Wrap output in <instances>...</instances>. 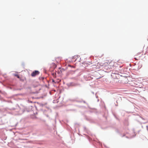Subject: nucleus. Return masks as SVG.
<instances>
[{
    "label": "nucleus",
    "mask_w": 148,
    "mask_h": 148,
    "mask_svg": "<svg viewBox=\"0 0 148 148\" xmlns=\"http://www.w3.org/2000/svg\"><path fill=\"white\" fill-rule=\"evenodd\" d=\"M104 64V66H106L107 64L108 68L109 69H112L114 67L116 66L117 64V63L114 61H111L109 62V64H108L106 62H105Z\"/></svg>",
    "instance_id": "1"
},
{
    "label": "nucleus",
    "mask_w": 148,
    "mask_h": 148,
    "mask_svg": "<svg viewBox=\"0 0 148 148\" xmlns=\"http://www.w3.org/2000/svg\"><path fill=\"white\" fill-rule=\"evenodd\" d=\"M39 72L38 71H33L31 74V76L32 77H34L36 75H38L39 74Z\"/></svg>",
    "instance_id": "2"
},
{
    "label": "nucleus",
    "mask_w": 148,
    "mask_h": 148,
    "mask_svg": "<svg viewBox=\"0 0 148 148\" xmlns=\"http://www.w3.org/2000/svg\"><path fill=\"white\" fill-rule=\"evenodd\" d=\"M141 56H139L138 57H137L136 58V57H135V59L136 60H138V59H139V58H140V57Z\"/></svg>",
    "instance_id": "3"
},
{
    "label": "nucleus",
    "mask_w": 148,
    "mask_h": 148,
    "mask_svg": "<svg viewBox=\"0 0 148 148\" xmlns=\"http://www.w3.org/2000/svg\"><path fill=\"white\" fill-rule=\"evenodd\" d=\"M15 76H16L18 78H20V77H19V75L18 74H16V75H15Z\"/></svg>",
    "instance_id": "4"
},
{
    "label": "nucleus",
    "mask_w": 148,
    "mask_h": 148,
    "mask_svg": "<svg viewBox=\"0 0 148 148\" xmlns=\"http://www.w3.org/2000/svg\"><path fill=\"white\" fill-rule=\"evenodd\" d=\"M141 52L138 53H137V54L136 55V56H138V55L141 54Z\"/></svg>",
    "instance_id": "5"
},
{
    "label": "nucleus",
    "mask_w": 148,
    "mask_h": 148,
    "mask_svg": "<svg viewBox=\"0 0 148 148\" xmlns=\"http://www.w3.org/2000/svg\"><path fill=\"white\" fill-rule=\"evenodd\" d=\"M108 64V63H109V62H107Z\"/></svg>",
    "instance_id": "6"
}]
</instances>
